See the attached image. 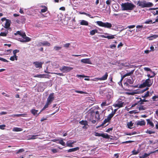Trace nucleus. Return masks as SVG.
<instances>
[{"mask_svg":"<svg viewBox=\"0 0 158 158\" xmlns=\"http://www.w3.org/2000/svg\"><path fill=\"white\" fill-rule=\"evenodd\" d=\"M137 5L141 8L151 7L153 6L154 5L152 2H147L144 0L138 1Z\"/></svg>","mask_w":158,"mask_h":158,"instance_id":"obj_1","label":"nucleus"},{"mask_svg":"<svg viewBox=\"0 0 158 158\" xmlns=\"http://www.w3.org/2000/svg\"><path fill=\"white\" fill-rule=\"evenodd\" d=\"M121 6L122 10H132L135 7L133 3L128 2L122 3Z\"/></svg>","mask_w":158,"mask_h":158,"instance_id":"obj_2","label":"nucleus"},{"mask_svg":"<svg viewBox=\"0 0 158 158\" xmlns=\"http://www.w3.org/2000/svg\"><path fill=\"white\" fill-rule=\"evenodd\" d=\"M153 82V80H151L149 78L146 79L143 82L142 84L139 85L140 88H143L146 86L149 87L151 86Z\"/></svg>","mask_w":158,"mask_h":158,"instance_id":"obj_3","label":"nucleus"},{"mask_svg":"<svg viewBox=\"0 0 158 158\" xmlns=\"http://www.w3.org/2000/svg\"><path fill=\"white\" fill-rule=\"evenodd\" d=\"M96 23L99 26L105 28L110 29L112 27V24L108 22L103 23L101 21H97Z\"/></svg>","mask_w":158,"mask_h":158,"instance_id":"obj_4","label":"nucleus"},{"mask_svg":"<svg viewBox=\"0 0 158 158\" xmlns=\"http://www.w3.org/2000/svg\"><path fill=\"white\" fill-rule=\"evenodd\" d=\"M95 114V111L94 110H90L88 112L85 118L88 120L90 121L94 119Z\"/></svg>","mask_w":158,"mask_h":158,"instance_id":"obj_5","label":"nucleus"},{"mask_svg":"<svg viewBox=\"0 0 158 158\" xmlns=\"http://www.w3.org/2000/svg\"><path fill=\"white\" fill-rule=\"evenodd\" d=\"M1 20L2 22L5 21L4 25H3L4 27L7 29L9 28L11 23L10 20L9 19H7L6 18H2Z\"/></svg>","mask_w":158,"mask_h":158,"instance_id":"obj_6","label":"nucleus"},{"mask_svg":"<svg viewBox=\"0 0 158 158\" xmlns=\"http://www.w3.org/2000/svg\"><path fill=\"white\" fill-rule=\"evenodd\" d=\"M95 135L96 136H101L103 138L109 139L110 135L106 133H100L97 132H95Z\"/></svg>","mask_w":158,"mask_h":158,"instance_id":"obj_7","label":"nucleus"},{"mask_svg":"<svg viewBox=\"0 0 158 158\" xmlns=\"http://www.w3.org/2000/svg\"><path fill=\"white\" fill-rule=\"evenodd\" d=\"M73 69V68L70 67L64 66L60 69V70L64 73L69 72Z\"/></svg>","mask_w":158,"mask_h":158,"instance_id":"obj_8","label":"nucleus"},{"mask_svg":"<svg viewBox=\"0 0 158 158\" xmlns=\"http://www.w3.org/2000/svg\"><path fill=\"white\" fill-rule=\"evenodd\" d=\"M26 19L23 16H21L19 19H17L16 21L18 24L24 23H25Z\"/></svg>","mask_w":158,"mask_h":158,"instance_id":"obj_9","label":"nucleus"},{"mask_svg":"<svg viewBox=\"0 0 158 158\" xmlns=\"http://www.w3.org/2000/svg\"><path fill=\"white\" fill-rule=\"evenodd\" d=\"M116 102V103L113 105V106L114 107H118V108H120L123 106L124 103L122 101L118 100Z\"/></svg>","mask_w":158,"mask_h":158,"instance_id":"obj_10","label":"nucleus"},{"mask_svg":"<svg viewBox=\"0 0 158 158\" xmlns=\"http://www.w3.org/2000/svg\"><path fill=\"white\" fill-rule=\"evenodd\" d=\"M54 93L51 94L49 96L47 99V102L48 103L51 104L54 100Z\"/></svg>","mask_w":158,"mask_h":158,"instance_id":"obj_11","label":"nucleus"},{"mask_svg":"<svg viewBox=\"0 0 158 158\" xmlns=\"http://www.w3.org/2000/svg\"><path fill=\"white\" fill-rule=\"evenodd\" d=\"M39 45L40 46H46L49 47L51 45L50 44L48 41H44L40 42L38 43Z\"/></svg>","mask_w":158,"mask_h":158,"instance_id":"obj_12","label":"nucleus"},{"mask_svg":"<svg viewBox=\"0 0 158 158\" xmlns=\"http://www.w3.org/2000/svg\"><path fill=\"white\" fill-rule=\"evenodd\" d=\"M44 62H39L35 61L33 62V64L35 66V67L37 68H41L42 67V65L43 64Z\"/></svg>","mask_w":158,"mask_h":158,"instance_id":"obj_13","label":"nucleus"},{"mask_svg":"<svg viewBox=\"0 0 158 158\" xmlns=\"http://www.w3.org/2000/svg\"><path fill=\"white\" fill-rule=\"evenodd\" d=\"M81 62L85 64H92V63L89 58H86L81 59Z\"/></svg>","mask_w":158,"mask_h":158,"instance_id":"obj_14","label":"nucleus"},{"mask_svg":"<svg viewBox=\"0 0 158 158\" xmlns=\"http://www.w3.org/2000/svg\"><path fill=\"white\" fill-rule=\"evenodd\" d=\"M156 152H158V149L154 151L151 152L150 153H145L143 155L141 156H140L139 158H146L147 157L149 156L150 154L155 153Z\"/></svg>","mask_w":158,"mask_h":158,"instance_id":"obj_15","label":"nucleus"},{"mask_svg":"<svg viewBox=\"0 0 158 158\" xmlns=\"http://www.w3.org/2000/svg\"><path fill=\"white\" fill-rule=\"evenodd\" d=\"M14 35H19L21 36L23 38H24V37L26 36V34L25 32L22 31L21 32L20 31H17L16 33H14Z\"/></svg>","mask_w":158,"mask_h":158,"instance_id":"obj_16","label":"nucleus"},{"mask_svg":"<svg viewBox=\"0 0 158 158\" xmlns=\"http://www.w3.org/2000/svg\"><path fill=\"white\" fill-rule=\"evenodd\" d=\"M48 75L43 74H37L36 75H34V77H39V78H47L48 77Z\"/></svg>","mask_w":158,"mask_h":158,"instance_id":"obj_17","label":"nucleus"},{"mask_svg":"<svg viewBox=\"0 0 158 158\" xmlns=\"http://www.w3.org/2000/svg\"><path fill=\"white\" fill-rule=\"evenodd\" d=\"M135 123L137 126L140 125V126H143L145 125V122L144 120L142 121H138L136 122Z\"/></svg>","mask_w":158,"mask_h":158,"instance_id":"obj_18","label":"nucleus"},{"mask_svg":"<svg viewBox=\"0 0 158 158\" xmlns=\"http://www.w3.org/2000/svg\"><path fill=\"white\" fill-rule=\"evenodd\" d=\"M136 98L137 99H139V101H138V102L140 105H142L144 104V102H148V100H146L145 99H142L141 98Z\"/></svg>","mask_w":158,"mask_h":158,"instance_id":"obj_19","label":"nucleus"},{"mask_svg":"<svg viewBox=\"0 0 158 158\" xmlns=\"http://www.w3.org/2000/svg\"><path fill=\"white\" fill-rule=\"evenodd\" d=\"M24 39H22L20 40V41L22 42H29L31 41V39L29 37L26 36L23 38Z\"/></svg>","mask_w":158,"mask_h":158,"instance_id":"obj_20","label":"nucleus"},{"mask_svg":"<svg viewBox=\"0 0 158 158\" xmlns=\"http://www.w3.org/2000/svg\"><path fill=\"white\" fill-rule=\"evenodd\" d=\"M94 117L98 121L100 119V114L99 112L98 111L95 112Z\"/></svg>","mask_w":158,"mask_h":158,"instance_id":"obj_21","label":"nucleus"},{"mask_svg":"<svg viewBox=\"0 0 158 158\" xmlns=\"http://www.w3.org/2000/svg\"><path fill=\"white\" fill-rule=\"evenodd\" d=\"M104 35H107L106 38L109 40L114 39L115 38L114 36L115 35H112L106 33H105Z\"/></svg>","mask_w":158,"mask_h":158,"instance_id":"obj_22","label":"nucleus"},{"mask_svg":"<svg viewBox=\"0 0 158 158\" xmlns=\"http://www.w3.org/2000/svg\"><path fill=\"white\" fill-rule=\"evenodd\" d=\"M110 120H109V119H108V118H106L104 120L103 122L102 123V124H101L99 126H98V127H97V128H98L99 127L103 126L104 124H105L108 122H109Z\"/></svg>","mask_w":158,"mask_h":158,"instance_id":"obj_23","label":"nucleus"},{"mask_svg":"<svg viewBox=\"0 0 158 158\" xmlns=\"http://www.w3.org/2000/svg\"><path fill=\"white\" fill-rule=\"evenodd\" d=\"M79 149V148L78 147H77L76 148H72L71 149H69L67 150V152H74L78 150Z\"/></svg>","mask_w":158,"mask_h":158,"instance_id":"obj_24","label":"nucleus"},{"mask_svg":"<svg viewBox=\"0 0 158 158\" xmlns=\"http://www.w3.org/2000/svg\"><path fill=\"white\" fill-rule=\"evenodd\" d=\"M134 70H131L130 72L128 73H127L124 75L123 76H122V77L123 78H124L126 77L127 76H130L131 75L133 74L134 73Z\"/></svg>","mask_w":158,"mask_h":158,"instance_id":"obj_25","label":"nucleus"},{"mask_svg":"<svg viewBox=\"0 0 158 158\" xmlns=\"http://www.w3.org/2000/svg\"><path fill=\"white\" fill-rule=\"evenodd\" d=\"M79 123L82 125H84V126L83 127V128H84V127L86 125H87L88 124V122L86 120H82L81 121H80Z\"/></svg>","mask_w":158,"mask_h":158,"instance_id":"obj_26","label":"nucleus"},{"mask_svg":"<svg viewBox=\"0 0 158 158\" xmlns=\"http://www.w3.org/2000/svg\"><path fill=\"white\" fill-rule=\"evenodd\" d=\"M108 76V74L106 72L104 75L102 77L100 78V80H105L107 79Z\"/></svg>","mask_w":158,"mask_h":158,"instance_id":"obj_27","label":"nucleus"},{"mask_svg":"<svg viewBox=\"0 0 158 158\" xmlns=\"http://www.w3.org/2000/svg\"><path fill=\"white\" fill-rule=\"evenodd\" d=\"M147 124L150 125L152 127H154V125L153 123L151 121L150 119H148L147 120Z\"/></svg>","mask_w":158,"mask_h":158,"instance_id":"obj_28","label":"nucleus"},{"mask_svg":"<svg viewBox=\"0 0 158 158\" xmlns=\"http://www.w3.org/2000/svg\"><path fill=\"white\" fill-rule=\"evenodd\" d=\"M88 22L85 20H82L80 22V24L82 25L87 26L88 25Z\"/></svg>","mask_w":158,"mask_h":158,"instance_id":"obj_29","label":"nucleus"},{"mask_svg":"<svg viewBox=\"0 0 158 158\" xmlns=\"http://www.w3.org/2000/svg\"><path fill=\"white\" fill-rule=\"evenodd\" d=\"M75 142H72L71 140L67 141V146L72 147H73V144Z\"/></svg>","mask_w":158,"mask_h":158,"instance_id":"obj_30","label":"nucleus"},{"mask_svg":"<svg viewBox=\"0 0 158 158\" xmlns=\"http://www.w3.org/2000/svg\"><path fill=\"white\" fill-rule=\"evenodd\" d=\"M30 111L32 114L35 116L37 114L38 110H36L34 109H32Z\"/></svg>","mask_w":158,"mask_h":158,"instance_id":"obj_31","label":"nucleus"},{"mask_svg":"<svg viewBox=\"0 0 158 158\" xmlns=\"http://www.w3.org/2000/svg\"><path fill=\"white\" fill-rule=\"evenodd\" d=\"M12 131H22L23 129L20 128L15 127L13 128Z\"/></svg>","mask_w":158,"mask_h":158,"instance_id":"obj_32","label":"nucleus"},{"mask_svg":"<svg viewBox=\"0 0 158 158\" xmlns=\"http://www.w3.org/2000/svg\"><path fill=\"white\" fill-rule=\"evenodd\" d=\"M48 10V7H45L44 8H43L40 11V13L41 14L42 13H45Z\"/></svg>","mask_w":158,"mask_h":158,"instance_id":"obj_33","label":"nucleus"},{"mask_svg":"<svg viewBox=\"0 0 158 158\" xmlns=\"http://www.w3.org/2000/svg\"><path fill=\"white\" fill-rule=\"evenodd\" d=\"M27 115V114H16L14 115V116L16 117H25Z\"/></svg>","mask_w":158,"mask_h":158,"instance_id":"obj_34","label":"nucleus"},{"mask_svg":"<svg viewBox=\"0 0 158 158\" xmlns=\"http://www.w3.org/2000/svg\"><path fill=\"white\" fill-rule=\"evenodd\" d=\"M98 32V31L97 29H94L92 30L90 32V34L91 35H94L96 33H97Z\"/></svg>","mask_w":158,"mask_h":158,"instance_id":"obj_35","label":"nucleus"},{"mask_svg":"<svg viewBox=\"0 0 158 158\" xmlns=\"http://www.w3.org/2000/svg\"><path fill=\"white\" fill-rule=\"evenodd\" d=\"M138 108H139V111L144 110L146 109V108L145 107L142 105H140Z\"/></svg>","mask_w":158,"mask_h":158,"instance_id":"obj_36","label":"nucleus"},{"mask_svg":"<svg viewBox=\"0 0 158 158\" xmlns=\"http://www.w3.org/2000/svg\"><path fill=\"white\" fill-rule=\"evenodd\" d=\"M50 104L49 103H48L47 102L46 103L44 107L43 108L42 110H41V112H42V111L44 110L46 108H48V106Z\"/></svg>","mask_w":158,"mask_h":158,"instance_id":"obj_37","label":"nucleus"},{"mask_svg":"<svg viewBox=\"0 0 158 158\" xmlns=\"http://www.w3.org/2000/svg\"><path fill=\"white\" fill-rule=\"evenodd\" d=\"M8 34V31L6 32H1L0 33V36H6Z\"/></svg>","mask_w":158,"mask_h":158,"instance_id":"obj_38","label":"nucleus"},{"mask_svg":"<svg viewBox=\"0 0 158 158\" xmlns=\"http://www.w3.org/2000/svg\"><path fill=\"white\" fill-rule=\"evenodd\" d=\"M133 123H132V121H131L129 123H127V125L128 126V127L129 128L131 129L132 128L131 127L133 125Z\"/></svg>","mask_w":158,"mask_h":158,"instance_id":"obj_39","label":"nucleus"},{"mask_svg":"<svg viewBox=\"0 0 158 158\" xmlns=\"http://www.w3.org/2000/svg\"><path fill=\"white\" fill-rule=\"evenodd\" d=\"M153 101H156L158 100V95H154L152 98Z\"/></svg>","mask_w":158,"mask_h":158,"instance_id":"obj_40","label":"nucleus"},{"mask_svg":"<svg viewBox=\"0 0 158 158\" xmlns=\"http://www.w3.org/2000/svg\"><path fill=\"white\" fill-rule=\"evenodd\" d=\"M61 48L62 47L60 46H55L54 47V49L56 51L60 50Z\"/></svg>","mask_w":158,"mask_h":158,"instance_id":"obj_41","label":"nucleus"},{"mask_svg":"<svg viewBox=\"0 0 158 158\" xmlns=\"http://www.w3.org/2000/svg\"><path fill=\"white\" fill-rule=\"evenodd\" d=\"M145 132L146 133H148V134L150 135L152 134L155 133V132L152 131L147 130V131H146Z\"/></svg>","mask_w":158,"mask_h":158,"instance_id":"obj_42","label":"nucleus"},{"mask_svg":"<svg viewBox=\"0 0 158 158\" xmlns=\"http://www.w3.org/2000/svg\"><path fill=\"white\" fill-rule=\"evenodd\" d=\"M114 115V114L111 112V113L109 114V115L107 116V118L108 119L110 120L111 118L113 117Z\"/></svg>","mask_w":158,"mask_h":158,"instance_id":"obj_43","label":"nucleus"},{"mask_svg":"<svg viewBox=\"0 0 158 158\" xmlns=\"http://www.w3.org/2000/svg\"><path fill=\"white\" fill-rule=\"evenodd\" d=\"M127 82L130 84H132L134 82V80L131 79H128L127 81Z\"/></svg>","mask_w":158,"mask_h":158,"instance_id":"obj_44","label":"nucleus"},{"mask_svg":"<svg viewBox=\"0 0 158 158\" xmlns=\"http://www.w3.org/2000/svg\"><path fill=\"white\" fill-rule=\"evenodd\" d=\"M136 27L137 28V29L136 30V31H138L141 30H139V28H143V26L138 25L136 26Z\"/></svg>","mask_w":158,"mask_h":158,"instance_id":"obj_45","label":"nucleus"},{"mask_svg":"<svg viewBox=\"0 0 158 158\" xmlns=\"http://www.w3.org/2000/svg\"><path fill=\"white\" fill-rule=\"evenodd\" d=\"M58 143L64 146L65 144V143L64 142L63 139L60 140Z\"/></svg>","mask_w":158,"mask_h":158,"instance_id":"obj_46","label":"nucleus"},{"mask_svg":"<svg viewBox=\"0 0 158 158\" xmlns=\"http://www.w3.org/2000/svg\"><path fill=\"white\" fill-rule=\"evenodd\" d=\"M72 56H75V57H78L80 56H82L84 57L85 56H88V55L86 54H83L81 55H75V54H73L72 55Z\"/></svg>","mask_w":158,"mask_h":158,"instance_id":"obj_47","label":"nucleus"},{"mask_svg":"<svg viewBox=\"0 0 158 158\" xmlns=\"http://www.w3.org/2000/svg\"><path fill=\"white\" fill-rule=\"evenodd\" d=\"M39 135H31V137L29 139H36L35 137L36 136H38Z\"/></svg>","mask_w":158,"mask_h":158,"instance_id":"obj_48","label":"nucleus"},{"mask_svg":"<svg viewBox=\"0 0 158 158\" xmlns=\"http://www.w3.org/2000/svg\"><path fill=\"white\" fill-rule=\"evenodd\" d=\"M145 23L146 24H150L153 23L151 19H148L146 20L145 22Z\"/></svg>","mask_w":158,"mask_h":158,"instance_id":"obj_49","label":"nucleus"},{"mask_svg":"<svg viewBox=\"0 0 158 158\" xmlns=\"http://www.w3.org/2000/svg\"><path fill=\"white\" fill-rule=\"evenodd\" d=\"M12 51V50L11 49H8V50H6L5 51V52L7 55H8L11 53V51Z\"/></svg>","mask_w":158,"mask_h":158,"instance_id":"obj_50","label":"nucleus"},{"mask_svg":"<svg viewBox=\"0 0 158 158\" xmlns=\"http://www.w3.org/2000/svg\"><path fill=\"white\" fill-rule=\"evenodd\" d=\"M19 52V50L18 49H15L13 51V53L14 54V55H16V53Z\"/></svg>","mask_w":158,"mask_h":158,"instance_id":"obj_51","label":"nucleus"},{"mask_svg":"<svg viewBox=\"0 0 158 158\" xmlns=\"http://www.w3.org/2000/svg\"><path fill=\"white\" fill-rule=\"evenodd\" d=\"M75 92H76V93H80V94H86V93L83 91H79V90H76L75 91Z\"/></svg>","mask_w":158,"mask_h":158,"instance_id":"obj_52","label":"nucleus"},{"mask_svg":"<svg viewBox=\"0 0 158 158\" xmlns=\"http://www.w3.org/2000/svg\"><path fill=\"white\" fill-rule=\"evenodd\" d=\"M70 45V43H67L65 44H64L63 46H64V47L65 48H68L69 47Z\"/></svg>","mask_w":158,"mask_h":158,"instance_id":"obj_53","label":"nucleus"},{"mask_svg":"<svg viewBox=\"0 0 158 158\" xmlns=\"http://www.w3.org/2000/svg\"><path fill=\"white\" fill-rule=\"evenodd\" d=\"M98 80H100V78L95 77L94 78L91 80V81H97Z\"/></svg>","mask_w":158,"mask_h":158,"instance_id":"obj_54","label":"nucleus"},{"mask_svg":"<svg viewBox=\"0 0 158 158\" xmlns=\"http://www.w3.org/2000/svg\"><path fill=\"white\" fill-rule=\"evenodd\" d=\"M0 60L4 62H8L9 61L6 59L2 57H0Z\"/></svg>","mask_w":158,"mask_h":158,"instance_id":"obj_55","label":"nucleus"},{"mask_svg":"<svg viewBox=\"0 0 158 158\" xmlns=\"http://www.w3.org/2000/svg\"><path fill=\"white\" fill-rule=\"evenodd\" d=\"M113 0H107L106 1V3L107 5H110V4L112 1Z\"/></svg>","mask_w":158,"mask_h":158,"instance_id":"obj_56","label":"nucleus"},{"mask_svg":"<svg viewBox=\"0 0 158 158\" xmlns=\"http://www.w3.org/2000/svg\"><path fill=\"white\" fill-rule=\"evenodd\" d=\"M24 149L22 148L20 149L16 152V153L18 154L20 152H22L24 151Z\"/></svg>","mask_w":158,"mask_h":158,"instance_id":"obj_57","label":"nucleus"},{"mask_svg":"<svg viewBox=\"0 0 158 158\" xmlns=\"http://www.w3.org/2000/svg\"><path fill=\"white\" fill-rule=\"evenodd\" d=\"M124 78L121 76V78L120 81L118 82V84L119 85H122V81Z\"/></svg>","mask_w":158,"mask_h":158,"instance_id":"obj_58","label":"nucleus"},{"mask_svg":"<svg viewBox=\"0 0 158 158\" xmlns=\"http://www.w3.org/2000/svg\"><path fill=\"white\" fill-rule=\"evenodd\" d=\"M77 77H88L84 75H77Z\"/></svg>","mask_w":158,"mask_h":158,"instance_id":"obj_59","label":"nucleus"},{"mask_svg":"<svg viewBox=\"0 0 158 158\" xmlns=\"http://www.w3.org/2000/svg\"><path fill=\"white\" fill-rule=\"evenodd\" d=\"M6 125L4 124L1 125H0V129L2 130L4 129V127H5Z\"/></svg>","mask_w":158,"mask_h":158,"instance_id":"obj_60","label":"nucleus"},{"mask_svg":"<svg viewBox=\"0 0 158 158\" xmlns=\"http://www.w3.org/2000/svg\"><path fill=\"white\" fill-rule=\"evenodd\" d=\"M144 69L146 71H151V70L148 67H144Z\"/></svg>","mask_w":158,"mask_h":158,"instance_id":"obj_61","label":"nucleus"},{"mask_svg":"<svg viewBox=\"0 0 158 158\" xmlns=\"http://www.w3.org/2000/svg\"><path fill=\"white\" fill-rule=\"evenodd\" d=\"M19 12L22 14H24V10L23 8H20L19 10Z\"/></svg>","mask_w":158,"mask_h":158,"instance_id":"obj_62","label":"nucleus"},{"mask_svg":"<svg viewBox=\"0 0 158 158\" xmlns=\"http://www.w3.org/2000/svg\"><path fill=\"white\" fill-rule=\"evenodd\" d=\"M107 105L106 104V102H102V103L101 104V106H105Z\"/></svg>","mask_w":158,"mask_h":158,"instance_id":"obj_63","label":"nucleus"},{"mask_svg":"<svg viewBox=\"0 0 158 158\" xmlns=\"http://www.w3.org/2000/svg\"><path fill=\"white\" fill-rule=\"evenodd\" d=\"M129 113L130 114H136L137 113V112H136V111L135 110H133L131 111H130L129 112Z\"/></svg>","mask_w":158,"mask_h":158,"instance_id":"obj_64","label":"nucleus"}]
</instances>
